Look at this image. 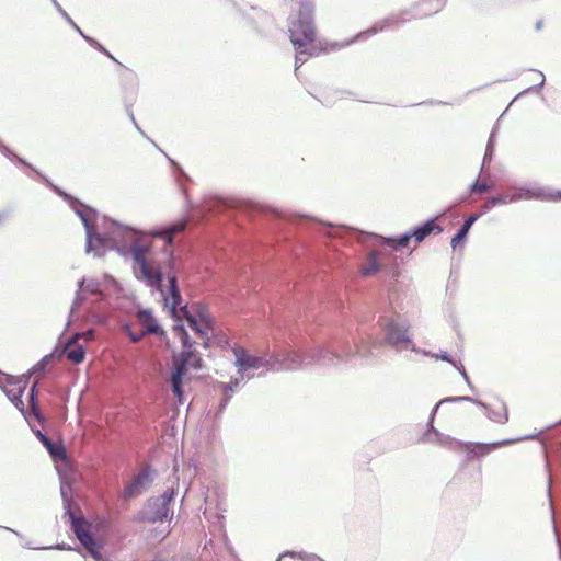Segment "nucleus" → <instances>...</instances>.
Segmentation results:
<instances>
[{
	"instance_id": "obj_1",
	"label": "nucleus",
	"mask_w": 561,
	"mask_h": 561,
	"mask_svg": "<svg viewBox=\"0 0 561 561\" xmlns=\"http://www.w3.org/2000/svg\"><path fill=\"white\" fill-rule=\"evenodd\" d=\"M365 353H234L237 375L229 382L216 381L214 392L221 396L218 413L228 405L241 383L265 373L296 370L317 366L322 368L362 366Z\"/></svg>"
},
{
	"instance_id": "obj_2",
	"label": "nucleus",
	"mask_w": 561,
	"mask_h": 561,
	"mask_svg": "<svg viewBox=\"0 0 561 561\" xmlns=\"http://www.w3.org/2000/svg\"><path fill=\"white\" fill-rule=\"evenodd\" d=\"M42 183L67 202L75 214L80 218L85 230V252L88 254L93 253L95 257L104 256L110 250L112 241L124 240L128 232L138 231V228L134 226L124 225L107 216H102V228L104 232H100L98 230L100 214L95 208L70 195L61 187L54 184L47 176H42Z\"/></svg>"
},
{
	"instance_id": "obj_3",
	"label": "nucleus",
	"mask_w": 561,
	"mask_h": 561,
	"mask_svg": "<svg viewBox=\"0 0 561 561\" xmlns=\"http://www.w3.org/2000/svg\"><path fill=\"white\" fill-rule=\"evenodd\" d=\"M145 231L138 229L136 232H128L124 240L112 241L110 250H115L119 255L130 257V267L134 277L147 287L161 285L163 274L161 266L150 260L153 243L142 241Z\"/></svg>"
},
{
	"instance_id": "obj_4",
	"label": "nucleus",
	"mask_w": 561,
	"mask_h": 561,
	"mask_svg": "<svg viewBox=\"0 0 561 561\" xmlns=\"http://www.w3.org/2000/svg\"><path fill=\"white\" fill-rule=\"evenodd\" d=\"M299 228H306L312 234L323 236L324 238H337L348 232L354 234L360 242L374 241L376 245H382V252L389 251L392 256L394 252L409 249L411 242H414L412 230H408L399 236L382 237L374 232H366L352 229L345 226H333L330 222H322L316 219L304 218L299 222Z\"/></svg>"
},
{
	"instance_id": "obj_5",
	"label": "nucleus",
	"mask_w": 561,
	"mask_h": 561,
	"mask_svg": "<svg viewBox=\"0 0 561 561\" xmlns=\"http://www.w3.org/2000/svg\"><path fill=\"white\" fill-rule=\"evenodd\" d=\"M288 31L290 42L296 49V73L308 58L318 56L320 51L329 50L327 47L318 49L313 45L316 38L314 3L311 0H300L299 10L295 16H291Z\"/></svg>"
},
{
	"instance_id": "obj_6",
	"label": "nucleus",
	"mask_w": 561,
	"mask_h": 561,
	"mask_svg": "<svg viewBox=\"0 0 561 561\" xmlns=\"http://www.w3.org/2000/svg\"><path fill=\"white\" fill-rule=\"evenodd\" d=\"M161 272L163 274L161 285L150 288L161 295L163 308L174 321L172 330L174 335L181 342L182 351H192L191 347L194 342L192 341L184 323H182V308H190V306L187 304H183L178 272L165 273L162 267Z\"/></svg>"
},
{
	"instance_id": "obj_7",
	"label": "nucleus",
	"mask_w": 561,
	"mask_h": 561,
	"mask_svg": "<svg viewBox=\"0 0 561 561\" xmlns=\"http://www.w3.org/2000/svg\"><path fill=\"white\" fill-rule=\"evenodd\" d=\"M187 224L188 218L183 217L167 225L156 226L147 232L145 231V236L162 241L160 248L153 245L152 254L149 257L162 266L165 273L178 272L175 236L184 232Z\"/></svg>"
},
{
	"instance_id": "obj_8",
	"label": "nucleus",
	"mask_w": 561,
	"mask_h": 561,
	"mask_svg": "<svg viewBox=\"0 0 561 561\" xmlns=\"http://www.w3.org/2000/svg\"><path fill=\"white\" fill-rule=\"evenodd\" d=\"M445 3L446 0H423L420 4H415L411 9L402 10L397 14H392L375 22L368 30L357 34L351 41H348L346 45L355 43L360 38H367L370 35H375L389 27L399 26L400 24H403L411 19H423L431 16L432 14L439 12L444 8Z\"/></svg>"
},
{
	"instance_id": "obj_9",
	"label": "nucleus",
	"mask_w": 561,
	"mask_h": 561,
	"mask_svg": "<svg viewBox=\"0 0 561 561\" xmlns=\"http://www.w3.org/2000/svg\"><path fill=\"white\" fill-rule=\"evenodd\" d=\"M461 401L472 402L476 405L482 408L485 411L486 417L490 421H492V422H495V423H499V424H505L508 421L507 407H506L505 402L502 401V400H497L493 404H488V403H485V402H483L481 400H478V399H474V398H471V397H467V396H462V397H448V398L442 399L433 408V410H432V412L430 414V420H428V424H427V427H428L427 432L423 435V438H422L423 442H425V443H440V444L444 443L445 438L433 426V421H434L435 414H436L438 408L442 404L447 403V402H461Z\"/></svg>"
},
{
	"instance_id": "obj_10",
	"label": "nucleus",
	"mask_w": 561,
	"mask_h": 561,
	"mask_svg": "<svg viewBox=\"0 0 561 561\" xmlns=\"http://www.w3.org/2000/svg\"><path fill=\"white\" fill-rule=\"evenodd\" d=\"M198 353H173L169 381L171 383L172 393L178 398L180 404L183 403V385L191 379L190 371H198L202 366V359Z\"/></svg>"
},
{
	"instance_id": "obj_11",
	"label": "nucleus",
	"mask_w": 561,
	"mask_h": 561,
	"mask_svg": "<svg viewBox=\"0 0 561 561\" xmlns=\"http://www.w3.org/2000/svg\"><path fill=\"white\" fill-rule=\"evenodd\" d=\"M184 320L195 336L201 340L199 344L204 348L220 347L226 350L229 346L228 336L222 332H218L215 323L207 325L202 321H197L196 317H191L190 308L186 307L182 308V322Z\"/></svg>"
},
{
	"instance_id": "obj_12",
	"label": "nucleus",
	"mask_w": 561,
	"mask_h": 561,
	"mask_svg": "<svg viewBox=\"0 0 561 561\" xmlns=\"http://www.w3.org/2000/svg\"><path fill=\"white\" fill-rule=\"evenodd\" d=\"M379 323L382 327L385 340L389 346L410 348V351H423L412 344V340L408 335L409 324L400 316H381Z\"/></svg>"
},
{
	"instance_id": "obj_13",
	"label": "nucleus",
	"mask_w": 561,
	"mask_h": 561,
	"mask_svg": "<svg viewBox=\"0 0 561 561\" xmlns=\"http://www.w3.org/2000/svg\"><path fill=\"white\" fill-rule=\"evenodd\" d=\"M377 250L367 252L365 261L359 267L363 277H370L381 271H386L393 276L399 274L397 257L392 256L389 251L382 252V245H378Z\"/></svg>"
},
{
	"instance_id": "obj_14",
	"label": "nucleus",
	"mask_w": 561,
	"mask_h": 561,
	"mask_svg": "<svg viewBox=\"0 0 561 561\" xmlns=\"http://www.w3.org/2000/svg\"><path fill=\"white\" fill-rule=\"evenodd\" d=\"M137 322L140 327V333H136L133 330V325L126 323L124 325L125 334L133 341L138 342L146 334H152L160 340L167 337V333L162 325L154 318L153 312L150 308H139L136 313Z\"/></svg>"
},
{
	"instance_id": "obj_15",
	"label": "nucleus",
	"mask_w": 561,
	"mask_h": 561,
	"mask_svg": "<svg viewBox=\"0 0 561 561\" xmlns=\"http://www.w3.org/2000/svg\"><path fill=\"white\" fill-rule=\"evenodd\" d=\"M201 561H239L228 537L221 533L215 540L210 539L204 545Z\"/></svg>"
},
{
	"instance_id": "obj_16",
	"label": "nucleus",
	"mask_w": 561,
	"mask_h": 561,
	"mask_svg": "<svg viewBox=\"0 0 561 561\" xmlns=\"http://www.w3.org/2000/svg\"><path fill=\"white\" fill-rule=\"evenodd\" d=\"M175 495V490L169 488L161 496L152 497L147 501L144 508V517L148 522L156 523L165 519L170 513V505Z\"/></svg>"
},
{
	"instance_id": "obj_17",
	"label": "nucleus",
	"mask_w": 561,
	"mask_h": 561,
	"mask_svg": "<svg viewBox=\"0 0 561 561\" xmlns=\"http://www.w3.org/2000/svg\"><path fill=\"white\" fill-rule=\"evenodd\" d=\"M71 530L80 541V543L88 550L89 554L95 561H106L102 558L100 549L101 546L96 542L93 535L84 528L87 520L83 516L70 515Z\"/></svg>"
},
{
	"instance_id": "obj_18",
	"label": "nucleus",
	"mask_w": 561,
	"mask_h": 561,
	"mask_svg": "<svg viewBox=\"0 0 561 561\" xmlns=\"http://www.w3.org/2000/svg\"><path fill=\"white\" fill-rule=\"evenodd\" d=\"M27 381L25 376L23 378H16L0 370V388L7 394L8 399L23 413L25 419H27V415L24 412V403L21 398Z\"/></svg>"
},
{
	"instance_id": "obj_19",
	"label": "nucleus",
	"mask_w": 561,
	"mask_h": 561,
	"mask_svg": "<svg viewBox=\"0 0 561 561\" xmlns=\"http://www.w3.org/2000/svg\"><path fill=\"white\" fill-rule=\"evenodd\" d=\"M526 198V186H507L504 191L490 195L480 206L481 214L485 215L493 207L511 204Z\"/></svg>"
},
{
	"instance_id": "obj_20",
	"label": "nucleus",
	"mask_w": 561,
	"mask_h": 561,
	"mask_svg": "<svg viewBox=\"0 0 561 561\" xmlns=\"http://www.w3.org/2000/svg\"><path fill=\"white\" fill-rule=\"evenodd\" d=\"M119 66L123 67L119 72V78L124 105H134L137 100L139 89L137 75L133 70L124 67L122 64H119Z\"/></svg>"
},
{
	"instance_id": "obj_21",
	"label": "nucleus",
	"mask_w": 561,
	"mask_h": 561,
	"mask_svg": "<svg viewBox=\"0 0 561 561\" xmlns=\"http://www.w3.org/2000/svg\"><path fill=\"white\" fill-rule=\"evenodd\" d=\"M81 339L93 340L94 331L92 329H88L82 332H77L68 339H65L62 333L58 337V341L51 351H87L88 346L79 342Z\"/></svg>"
},
{
	"instance_id": "obj_22",
	"label": "nucleus",
	"mask_w": 561,
	"mask_h": 561,
	"mask_svg": "<svg viewBox=\"0 0 561 561\" xmlns=\"http://www.w3.org/2000/svg\"><path fill=\"white\" fill-rule=\"evenodd\" d=\"M152 482L149 467H144L125 486L124 497L131 499L141 494Z\"/></svg>"
},
{
	"instance_id": "obj_23",
	"label": "nucleus",
	"mask_w": 561,
	"mask_h": 561,
	"mask_svg": "<svg viewBox=\"0 0 561 561\" xmlns=\"http://www.w3.org/2000/svg\"><path fill=\"white\" fill-rule=\"evenodd\" d=\"M414 237V248L423 242L431 234H439L443 231L442 226L437 222L436 217H431L420 225L411 228Z\"/></svg>"
},
{
	"instance_id": "obj_24",
	"label": "nucleus",
	"mask_w": 561,
	"mask_h": 561,
	"mask_svg": "<svg viewBox=\"0 0 561 561\" xmlns=\"http://www.w3.org/2000/svg\"><path fill=\"white\" fill-rule=\"evenodd\" d=\"M36 437L41 440V443L46 447L50 457L55 461L67 462V453L64 445L60 442L50 440L43 432L37 430L35 432Z\"/></svg>"
},
{
	"instance_id": "obj_25",
	"label": "nucleus",
	"mask_w": 561,
	"mask_h": 561,
	"mask_svg": "<svg viewBox=\"0 0 561 561\" xmlns=\"http://www.w3.org/2000/svg\"><path fill=\"white\" fill-rule=\"evenodd\" d=\"M496 181L491 175L478 174L477 179L469 185L470 194H483L494 191Z\"/></svg>"
},
{
	"instance_id": "obj_26",
	"label": "nucleus",
	"mask_w": 561,
	"mask_h": 561,
	"mask_svg": "<svg viewBox=\"0 0 561 561\" xmlns=\"http://www.w3.org/2000/svg\"><path fill=\"white\" fill-rule=\"evenodd\" d=\"M0 152L5 157L8 158L9 160L11 161H16L19 162L21 165L27 168L33 174H35L38 180L42 182V176H46L45 174H43L38 169H36L34 165H32L30 162H27L24 158L20 157L19 154H16L14 151H12L8 146H5L4 144H2L0 141Z\"/></svg>"
},
{
	"instance_id": "obj_27",
	"label": "nucleus",
	"mask_w": 561,
	"mask_h": 561,
	"mask_svg": "<svg viewBox=\"0 0 561 561\" xmlns=\"http://www.w3.org/2000/svg\"><path fill=\"white\" fill-rule=\"evenodd\" d=\"M191 317H196L197 321H202L207 325H213L215 323L214 317L210 314L207 305L196 301L193 302L190 307Z\"/></svg>"
},
{
	"instance_id": "obj_28",
	"label": "nucleus",
	"mask_w": 561,
	"mask_h": 561,
	"mask_svg": "<svg viewBox=\"0 0 561 561\" xmlns=\"http://www.w3.org/2000/svg\"><path fill=\"white\" fill-rule=\"evenodd\" d=\"M525 439H526V437H518V438H513V439H503V440L493 442V443H489V444H477L473 453H476V455H478V456H485L489 453H491L502 446H506V445H510V444H513L516 442H523Z\"/></svg>"
},
{
	"instance_id": "obj_29",
	"label": "nucleus",
	"mask_w": 561,
	"mask_h": 561,
	"mask_svg": "<svg viewBox=\"0 0 561 561\" xmlns=\"http://www.w3.org/2000/svg\"><path fill=\"white\" fill-rule=\"evenodd\" d=\"M435 358L437 360H444L450 363L456 369H458L461 374V376L465 378L467 383L470 386L469 377L466 373V369L463 365L461 364L459 357L457 356L458 353H440V354H434Z\"/></svg>"
},
{
	"instance_id": "obj_30",
	"label": "nucleus",
	"mask_w": 561,
	"mask_h": 561,
	"mask_svg": "<svg viewBox=\"0 0 561 561\" xmlns=\"http://www.w3.org/2000/svg\"><path fill=\"white\" fill-rule=\"evenodd\" d=\"M85 282H87V277H82L78 280V284H77L78 290L76 291V297H75L73 304L71 306L70 312H69V321L75 318L77 309L80 306H82L87 299L85 295L83 294Z\"/></svg>"
},
{
	"instance_id": "obj_31",
	"label": "nucleus",
	"mask_w": 561,
	"mask_h": 561,
	"mask_svg": "<svg viewBox=\"0 0 561 561\" xmlns=\"http://www.w3.org/2000/svg\"><path fill=\"white\" fill-rule=\"evenodd\" d=\"M60 494L62 497L65 516H68L70 518V515H76L71 510V499H70L71 485L67 481H65L64 478H61V482H60Z\"/></svg>"
},
{
	"instance_id": "obj_32",
	"label": "nucleus",
	"mask_w": 561,
	"mask_h": 561,
	"mask_svg": "<svg viewBox=\"0 0 561 561\" xmlns=\"http://www.w3.org/2000/svg\"><path fill=\"white\" fill-rule=\"evenodd\" d=\"M55 359H57V353H48L28 370L27 375H25L26 379L28 380L32 375H43L46 366Z\"/></svg>"
},
{
	"instance_id": "obj_33",
	"label": "nucleus",
	"mask_w": 561,
	"mask_h": 561,
	"mask_svg": "<svg viewBox=\"0 0 561 561\" xmlns=\"http://www.w3.org/2000/svg\"><path fill=\"white\" fill-rule=\"evenodd\" d=\"M284 557H291L295 559H298L300 561H325L320 556L312 553V552H306V551H285L279 554L276 561H280Z\"/></svg>"
},
{
	"instance_id": "obj_34",
	"label": "nucleus",
	"mask_w": 561,
	"mask_h": 561,
	"mask_svg": "<svg viewBox=\"0 0 561 561\" xmlns=\"http://www.w3.org/2000/svg\"><path fill=\"white\" fill-rule=\"evenodd\" d=\"M167 158L173 169V175L175 178V181L178 182L179 186L181 187L182 193L187 197L186 188L184 187L183 182H184V180L188 179V175L175 160L171 159L170 157H167Z\"/></svg>"
},
{
	"instance_id": "obj_35",
	"label": "nucleus",
	"mask_w": 561,
	"mask_h": 561,
	"mask_svg": "<svg viewBox=\"0 0 561 561\" xmlns=\"http://www.w3.org/2000/svg\"><path fill=\"white\" fill-rule=\"evenodd\" d=\"M528 92L541 88L545 83V76L536 69H528Z\"/></svg>"
},
{
	"instance_id": "obj_36",
	"label": "nucleus",
	"mask_w": 561,
	"mask_h": 561,
	"mask_svg": "<svg viewBox=\"0 0 561 561\" xmlns=\"http://www.w3.org/2000/svg\"><path fill=\"white\" fill-rule=\"evenodd\" d=\"M469 229L460 226L456 233L451 237L450 245L454 250L462 248L468 239Z\"/></svg>"
},
{
	"instance_id": "obj_37",
	"label": "nucleus",
	"mask_w": 561,
	"mask_h": 561,
	"mask_svg": "<svg viewBox=\"0 0 561 561\" xmlns=\"http://www.w3.org/2000/svg\"><path fill=\"white\" fill-rule=\"evenodd\" d=\"M37 385H38L37 380L32 383L31 391L28 394V403H30L31 413L35 416V419H37L39 422H42L43 416H42V413L39 411V408H38V404H37L36 398H35V390H36Z\"/></svg>"
},
{
	"instance_id": "obj_38",
	"label": "nucleus",
	"mask_w": 561,
	"mask_h": 561,
	"mask_svg": "<svg viewBox=\"0 0 561 561\" xmlns=\"http://www.w3.org/2000/svg\"><path fill=\"white\" fill-rule=\"evenodd\" d=\"M84 290L95 295V296H103V283L98 278H87V282L84 284Z\"/></svg>"
},
{
	"instance_id": "obj_39",
	"label": "nucleus",
	"mask_w": 561,
	"mask_h": 561,
	"mask_svg": "<svg viewBox=\"0 0 561 561\" xmlns=\"http://www.w3.org/2000/svg\"><path fill=\"white\" fill-rule=\"evenodd\" d=\"M90 46L94 47L96 50H99L100 53L104 54L107 58H110L111 60H113L114 62H117L119 64V61L102 45L100 44L95 38L89 36V35H85V34H82L81 36Z\"/></svg>"
},
{
	"instance_id": "obj_40",
	"label": "nucleus",
	"mask_w": 561,
	"mask_h": 561,
	"mask_svg": "<svg viewBox=\"0 0 561 561\" xmlns=\"http://www.w3.org/2000/svg\"><path fill=\"white\" fill-rule=\"evenodd\" d=\"M58 11V13L67 21V23L80 35L82 36L83 31L78 26V24L70 18V15L62 9V7L58 3L57 0H50Z\"/></svg>"
},
{
	"instance_id": "obj_41",
	"label": "nucleus",
	"mask_w": 561,
	"mask_h": 561,
	"mask_svg": "<svg viewBox=\"0 0 561 561\" xmlns=\"http://www.w3.org/2000/svg\"><path fill=\"white\" fill-rule=\"evenodd\" d=\"M87 353H57V360L61 362L67 359L73 365L81 364L85 358Z\"/></svg>"
},
{
	"instance_id": "obj_42",
	"label": "nucleus",
	"mask_w": 561,
	"mask_h": 561,
	"mask_svg": "<svg viewBox=\"0 0 561 561\" xmlns=\"http://www.w3.org/2000/svg\"><path fill=\"white\" fill-rule=\"evenodd\" d=\"M496 133H497V127L495 125L490 134L488 144L485 147V152H484L483 157H486V160H493L494 152H495V135H496Z\"/></svg>"
},
{
	"instance_id": "obj_43",
	"label": "nucleus",
	"mask_w": 561,
	"mask_h": 561,
	"mask_svg": "<svg viewBox=\"0 0 561 561\" xmlns=\"http://www.w3.org/2000/svg\"><path fill=\"white\" fill-rule=\"evenodd\" d=\"M242 16L256 31V33L260 36H262V37L267 36L266 30L264 27H262L254 18L250 16L247 13H242Z\"/></svg>"
},
{
	"instance_id": "obj_44",
	"label": "nucleus",
	"mask_w": 561,
	"mask_h": 561,
	"mask_svg": "<svg viewBox=\"0 0 561 561\" xmlns=\"http://www.w3.org/2000/svg\"><path fill=\"white\" fill-rule=\"evenodd\" d=\"M483 214H481V210L478 214H471L467 216L462 222V227L468 228L469 230L473 226V224L481 217Z\"/></svg>"
},
{
	"instance_id": "obj_45",
	"label": "nucleus",
	"mask_w": 561,
	"mask_h": 561,
	"mask_svg": "<svg viewBox=\"0 0 561 561\" xmlns=\"http://www.w3.org/2000/svg\"><path fill=\"white\" fill-rule=\"evenodd\" d=\"M492 160H486V157H483L482 159V163H481V168H480V172L479 174L482 175H491L490 173V164H491Z\"/></svg>"
},
{
	"instance_id": "obj_46",
	"label": "nucleus",
	"mask_w": 561,
	"mask_h": 561,
	"mask_svg": "<svg viewBox=\"0 0 561 561\" xmlns=\"http://www.w3.org/2000/svg\"><path fill=\"white\" fill-rule=\"evenodd\" d=\"M259 19L264 23V24H270L272 23L273 19L272 16L265 12V11H260L259 12Z\"/></svg>"
},
{
	"instance_id": "obj_47",
	"label": "nucleus",
	"mask_w": 561,
	"mask_h": 561,
	"mask_svg": "<svg viewBox=\"0 0 561 561\" xmlns=\"http://www.w3.org/2000/svg\"><path fill=\"white\" fill-rule=\"evenodd\" d=\"M103 280H104V283H105V285H106L107 287H110V286H112V287H116V286H117V282H116V279H115L114 277H112V276L107 275V274H105V275L103 276Z\"/></svg>"
},
{
	"instance_id": "obj_48",
	"label": "nucleus",
	"mask_w": 561,
	"mask_h": 561,
	"mask_svg": "<svg viewBox=\"0 0 561 561\" xmlns=\"http://www.w3.org/2000/svg\"><path fill=\"white\" fill-rule=\"evenodd\" d=\"M133 105H125V112L127 116L129 117L130 122L134 124L136 122L135 115L131 110Z\"/></svg>"
},
{
	"instance_id": "obj_49",
	"label": "nucleus",
	"mask_w": 561,
	"mask_h": 561,
	"mask_svg": "<svg viewBox=\"0 0 561 561\" xmlns=\"http://www.w3.org/2000/svg\"><path fill=\"white\" fill-rule=\"evenodd\" d=\"M10 216V211H1L0 213V225H3Z\"/></svg>"
},
{
	"instance_id": "obj_50",
	"label": "nucleus",
	"mask_w": 561,
	"mask_h": 561,
	"mask_svg": "<svg viewBox=\"0 0 561 561\" xmlns=\"http://www.w3.org/2000/svg\"><path fill=\"white\" fill-rule=\"evenodd\" d=\"M135 126V128L147 139H149V137L145 134V131L139 127L137 121L133 124Z\"/></svg>"
},
{
	"instance_id": "obj_51",
	"label": "nucleus",
	"mask_w": 561,
	"mask_h": 561,
	"mask_svg": "<svg viewBox=\"0 0 561 561\" xmlns=\"http://www.w3.org/2000/svg\"><path fill=\"white\" fill-rule=\"evenodd\" d=\"M135 126V128L147 139H149V137L145 134V131L139 127L137 121L133 124Z\"/></svg>"
},
{
	"instance_id": "obj_52",
	"label": "nucleus",
	"mask_w": 561,
	"mask_h": 561,
	"mask_svg": "<svg viewBox=\"0 0 561 561\" xmlns=\"http://www.w3.org/2000/svg\"><path fill=\"white\" fill-rule=\"evenodd\" d=\"M54 548H56V549H62V550H69V549H70V547H67L65 543H62V545H57L56 547H48L47 549H54Z\"/></svg>"
},
{
	"instance_id": "obj_53",
	"label": "nucleus",
	"mask_w": 561,
	"mask_h": 561,
	"mask_svg": "<svg viewBox=\"0 0 561 561\" xmlns=\"http://www.w3.org/2000/svg\"><path fill=\"white\" fill-rule=\"evenodd\" d=\"M468 202H470V195H466V196L460 197L459 204H465V203H468Z\"/></svg>"
},
{
	"instance_id": "obj_54",
	"label": "nucleus",
	"mask_w": 561,
	"mask_h": 561,
	"mask_svg": "<svg viewBox=\"0 0 561 561\" xmlns=\"http://www.w3.org/2000/svg\"><path fill=\"white\" fill-rule=\"evenodd\" d=\"M341 46H342V45H340L339 43H332V44H330V48H331V50H335V49H337V48H339V47H341Z\"/></svg>"
},
{
	"instance_id": "obj_55",
	"label": "nucleus",
	"mask_w": 561,
	"mask_h": 561,
	"mask_svg": "<svg viewBox=\"0 0 561 561\" xmlns=\"http://www.w3.org/2000/svg\"><path fill=\"white\" fill-rule=\"evenodd\" d=\"M230 351H241V352H244V351H248V350L244 348V347H241V346H237V347H231Z\"/></svg>"
},
{
	"instance_id": "obj_56",
	"label": "nucleus",
	"mask_w": 561,
	"mask_h": 561,
	"mask_svg": "<svg viewBox=\"0 0 561 561\" xmlns=\"http://www.w3.org/2000/svg\"><path fill=\"white\" fill-rule=\"evenodd\" d=\"M552 199H560L561 198V192H557L556 195H551Z\"/></svg>"
},
{
	"instance_id": "obj_57",
	"label": "nucleus",
	"mask_w": 561,
	"mask_h": 561,
	"mask_svg": "<svg viewBox=\"0 0 561 561\" xmlns=\"http://www.w3.org/2000/svg\"><path fill=\"white\" fill-rule=\"evenodd\" d=\"M525 94H526V90H524L520 93H518L517 96L514 99V101L519 99V98H523Z\"/></svg>"
},
{
	"instance_id": "obj_58",
	"label": "nucleus",
	"mask_w": 561,
	"mask_h": 561,
	"mask_svg": "<svg viewBox=\"0 0 561 561\" xmlns=\"http://www.w3.org/2000/svg\"><path fill=\"white\" fill-rule=\"evenodd\" d=\"M3 528H4V529H7V530H10V531H12V533H14V535H16V536H20V534H19L16 530H13V529H11V528H9V527H3Z\"/></svg>"
},
{
	"instance_id": "obj_59",
	"label": "nucleus",
	"mask_w": 561,
	"mask_h": 561,
	"mask_svg": "<svg viewBox=\"0 0 561 561\" xmlns=\"http://www.w3.org/2000/svg\"><path fill=\"white\" fill-rule=\"evenodd\" d=\"M527 194H528V198H530L533 196V194L530 193L529 190L527 191Z\"/></svg>"
},
{
	"instance_id": "obj_60",
	"label": "nucleus",
	"mask_w": 561,
	"mask_h": 561,
	"mask_svg": "<svg viewBox=\"0 0 561 561\" xmlns=\"http://www.w3.org/2000/svg\"><path fill=\"white\" fill-rule=\"evenodd\" d=\"M430 103H431V104H439L440 102H434V101H431Z\"/></svg>"
}]
</instances>
